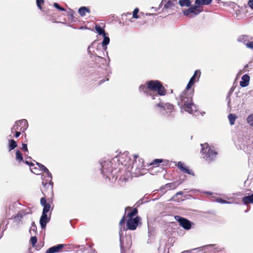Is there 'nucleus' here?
<instances>
[{"label": "nucleus", "instance_id": "nucleus-42", "mask_svg": "<svg viewBox=\"0 0 253 253\" xmlns=\"http://www.w3.org/2000/svg\"><path fill=\"white\" fill-rule=\"evenodd\" d=\"M22 150L25 151H28L27 145L26 144H22Z\"/></svg>", "mask_w": 253, "mask_h": 253}, {"label": "nucleus", "instance_id": "nucleus-45", "mask_svg": "<svg viewBox=\"0 0 253 253\" xmlns=\"http://www.w3.org/2000/svg\"><path fill=\"white\" fill-rule=\"evenodd\" d=\"M23 215L21 213H19L17 214V215L15 217V218H18L19 217L22 218Z\"/></svg>", "mask_w": 253, "mask_h": 253}, {"label": "nucleus", "instance_id": "nucleus-5", "mask_svg": "<svg viewBox=\"0 0 253 253\" xmlns=\"http://www.w3.org/2000/svg\"><path fill=\"white\" fill-rule=\"evenodd\" d=\"M140 219L139 216L128 218L126 223L127 229L131 230H135L140 222Z\"/></svg>", "mask_w": 253, "mask_h": 253}, {"label": "nucleus", "instance_id": "nucleus-16", "mask_svg": "<svg viewBox=\"0 0 253 253\" xmlns=\"http://www.w3.org/2000/svg\"><path fill=\"white\" fill-rule=\"evenodd\" d=\"M178 168L182 171L185 173L191 174V171L188 169V168L184 165V163L179 162L177 164Z\"/></svg>", "mask_w": 253, "mask_h": 253}, {"label": "nucleus", "instance_id": "nucleus-30", "mask_svg": "<svg viewBox=\"0 0 253 253\" xmlns=\"http://www.w3.org/2000/svg\"><path fill=\"white\" fill-rule=\"evenodd\" d=\"M139 89L140 91L146 92L147 90H148L147 88V82L145 84H142L140 85Z\"/></svg>", "mask_w": 253, "mask_h": 253}, {"label": "nucleus", "instance_id": "nucleus-18", "mask_svg": "<svg viewBox=\"0 0 253 253\" xmlns=\"http://www.w3.org/2000/svg\"><path fill=\"white\" fill-rule=\"evenodd\" d=\"M211 0H196L195 4L202 6L203 5H209L211 2Z\"/></svg>", "mask_w": 253, "mask_h": 253}, {"label": "nucleus", "instance_id": "nucleus-40", "mask_svg": "<svg viewBox=\"0 0 253 253\" xmlns=\"http://www.w3.org/2000/svg\"><path fill=\"white\" fill-rule=\"evenodd\" d=\"M46 201L44 198H41V203L42 205V206H44L45 205H46Z\"/></svg>", "mask_w": 253, "mask_h": 253}, {"label": "nucleus", "instance_id": "nucleus-20", "mask_svg": "<svg viewBox=\"0 0 253 253\" xmlns=\"http://www.w3.org/2000/svg\"><path fill=\"white\" fill-rule=\"evenodd\" d=\"M78 11L81 16H84L86 13L89 12V10L86 7H82L79 9Z\"/></svg>", "mask_w": 253, "mask_h": 253}, {"label": "nucleus", "instance_id": "nucleus-3", "mask_svg": "<svg viewBox=\"0 0 253 253\" xmlns=\"http://www.w3.org/2000/svg\"><path fill=\"white\" fill-rule=\"evenodd\" d=\"M201 152L205 155L204 158L209 161H211L215 159L217 155V152H215L213 148L209 147L208 143L201 144Z\"/></svg>", "mask_w": 253, "mask_h": 253}, {"label": "nucleus", "instance_id": "nucleus-19", "mask_svg": "<svg viewBox=\"0 0 253 253\" xmlns=\"http://www.w3.org/2000/svg\"><path fill=\"white\" fill-rule=\"evenodd\" d=\"M242 201L246 205L249 203L253 204V194L251 195L244 197Z\"/></svg>", "mask_w": 253, "mask_h": 253}, {"label": "nucleus", "instance_id": "nucleus-43", "mask_svg": "<svg viewBox=\"0 0 253 253\" xmlns=\"http://www.w3.org/2000/svg\"><path fill=\"white\" fill-rule=\"evenodd\" d=\"M36 229V226L35 225L33 224L30 229V232L31 233L32 231H33V232H35Z\"/></svg>", "mask_w": 253, "mask_h": 253}, {"label": "nucleus", "instance_id": "nucleus-52", "mask_svg": "<svg viewBox=\"0 0 253 253\" xmlns=\"http://www.w3.org/2000/svg\"><path fill=\"white\" fill-rule=\"evenodd\" d=\"M90 48H91V47H90V46H89V47H88V49H89V50H90Z\"/></svg>", "mask_w": 253, "mask_h": 253}, {"label": "nucleus", "instance_id": "nucleus-32", "mask_svg": "<svg viewBox=\"0 0 253 253\" xmlns=\"http://www.w3.org/2000/svg\"><path fill=\"white\" fill-rule=\"evenodd\" d=\"M216 201L217 203H222V204H231L233 203V202H228V201L223 200L221 198H217L216 199Z\"/></svg>", "mask_w": 253, "mask_h": 253}, {"label": "nucleus", "instance_id": "nucleus-44", "mask_svg": "<svg viewBox=\"0 0 253 253\" xmlns=\"http://www.w3.org/2000/svg\"><path fill=\"white\" fill-rule=\"evenodd\" d=\"M125 222V217L124 216L122 219L120 221V226H122L123 224H124Z\"/></svg>", "mask_w": 253, "mask_h": 253}, {"label": "nucleus", "instance_id": "nucleus-37", "mask_svg": "<svg viewBox=\"0 0 253 253\" xmlns=\"http://www.w3.org/2000/svg\"><path fill=\"white\" fill-rule=\"evenodd\" d=\"M43 1L44 0H37L36 1L37 6L40 9H42L41 4L42 3Z\"/></svg>", "mask_w": 253, "mask_h": 253}, {"label": "nucleus", "instance_id": "nucleus-26", "mask_svg": "<svg viewBox=\"0 0 253 253\" xmlns=\"http://www.w3.org/2000/svg\"><path fill=\"white\" fill-rule=\"evenodd\" d=\"M95 30L99 35H102L103 36L106 35L104 30L100 26L96 25L95 26Z\"/></svg>", "mask_w": 253, "mask_h": 253}, {"label": "nucleus", "instance_id": "nucleus-8", "mask_svg": "<svg viewBox=\"0 0 253 253\" xmlns=\"http://www.w3.org/2000/svg\"><path fill=\"white\" fill-rule=\"evenodd\" d=\"M175 218L179 221L180 225L184 229L189 230L191 228V224L190 221L188 220L181 217L179 216H176L175 217Z\"/></svg>", "mask_w": 253, "mask_h": 253}, {"label": "nucleus", "instance_id": "nucleus-46", "mask_svg": "<svg viewBox=\"0 0 253 253\" xmlns=\"http://www.w3.org/2000/svg\"><path fill=\"white\" fill-rule=\"evenodd\" d=\"M20 134V132L19 131H16L15 133V137H18Z\"/></svg>", "mask_w": 253, "mask_h": 253}, {"label": "nucleus", "instance_id": "nucleus-21", "mask_svg": "<svg viewBox=\"0 0 253 253\" xmlns=\"http://www.w3.org/2000/svg\"><path fill=\"white\" fill-rule=\"evenodd\" d=\"M104 39L102 43V45L104 50H106L107 49V45L110 42V39L108 37L106 36V35L105 36H103Z\"/></svg>", "mask_w": 253, "mask_h": 253}, {"label": "nucleus", "instance_id": "nucleus-38", "mask_svg": "<svg viewBox=\"0 0 253 253\" xmlns=\"http://www.w3.org/2000/svg\"><path fill=\"white\" fill-rule=\"evenodd\" d=\"M246 45L248 48H253V42H248L247 43H246Z\"/></svg>", "mask_w": 253, "mask_h": 253}, {"label": "nucleus", "instance_id": "nucleus-29", "mask_svg": "<svg viewBox=\"0 0 253 253\" xmlns=\"http://www.w3.org/2000/svg\"><path fill=\"white\" fill-rule=\"evenodd\" d=\"M163 162L162 159H155L150 164L154 167H158L160 163Z\"/></svg>", "mask_w": 253, "mask_h": 253}, {"label": "nucleus", "instance_id": "nucleus-10", "mask_svg": "<svg viewBox=\"0 0 253 253\" xmlns=\"http://www.w3.org/2000/svg\"><path fill=\"white\" fill-rule=\"evenodd\" d=\"M219 248L216 245H209L202 248V251L205 252H215L218 251Z\"/></svg>", "mask_w": 253, "mask_h": 253}, {"label": "nucleus", "instance_id": "nucleus-15", "mask_svg": "<svg viewBox=\"0 0 253 253\" xmlns=\"http://www.w3.org/2000/svg\"><path fill=\"white\" fill-rule=\"evenodd\" d=\"M241 102V99L238 96H236L235 99H234L233 102L229 101L228 105L231 107H233L236 108L239 106V105Z\"/></svg>", "mask_w": 253, "mask_h": 253}, {"label": "nucleus", "instance_id": "nucleus-22", "mask_svg": "<svg viewBox=\"0 0 253 253\" xmlns=\"http://www.w3.org/2000/svg\"><path fill=\"white\" fill-rule=\"evenodd\" d=\"M238 41L239 42H243L244 44L246 45V43H247L249 41V38L248 36L243 35L239 37V38L238 39Z\"/></svg>", "mask_w": 253, "mask_h": 253}, {"label": "nucleus", "instance_id": "nucleus-48", "mask_svg": "<svg viewBox=\"0 0 253 253\" xmlns=\"http://www.w3.org/2000/svg\"><path fill=\"white\" fill-rule=\"evenodd\" d=\"M182 193L181 192H178V193H177V195H181V194H182Z\"/></svg>", "mask_w": 253, "mask_h": 253}, {"label": "nucleus", "instance_id": "nucleus-39", "mask_svg": "<svg viewBox=\"0 0 253 253\" xmlns=\"http://www.w3.org/2000/svg\"><path fill=\"white\" fill-rule=\"evenodd\" d=\"M54 6L55 7H56V8H57V9H59L60 10H61V11H65V9H64V8H63L61 7L58 5V3H54Z\"/></svg>", "mask_w": 253, "mask_h": 253}, {"label": "nucleus", "instance_id": "nucleus-4", "mask_svg": "<svg viewBox=\"0 0 253 253\" xmlns=\"http://www.w3.org/2000/svg\"><path fill=\"white\" fill-rule=\"evenodd\" d=\"M203 11V6L197 5L191 6L183 11V13L190 18H193Z\"/></svg>", "mask_w": 253, "mask_h": 253}, {"label": "nucleus", "instance_id": "nucleus-51", "mask_svg": "<svg viewBox=\"0 0 253 253\" xmlns=\"http://www.w3.org/2000/svg\"><path fill=\"white\" fill-rule=\"evenodd\" d=\"M26 163L29 164V163L27 161L26 162Z\"/></svg>", "mask_w": 253, "mask_h": 253}, {"label": "nucleus", "instance_id": "nucleus-6", "mask_svg": "<svg viewBox=\"0 0 253 253\" xmlns=\"http://www.w3.org/2000/svg\"><path fill=\"white\" fill-rule=\"evenodd\" d=\"M37 165H38L39 168H37V167H33L31 168V171L36 174H39V172L41 170L44 171L45 172H46L47 175L51 178V174L50 173V172L48 171L47 169L44 167L43 165L40 164L39 163H37Z\"/></svg>", "mask_w": 253, "mask_h": 253}, {"label": "nucleus", "instance_id": "nucleus-13", "mask_svg": "<svg viewBox=\"0 0 253 253\" xmlns=\"http://www.w3.org/2000/svg\"><path fill=\"white\" fill-rule=\"evenodd\" d=\"M250 78L248 75H244L242 78V80L240 82V84L242 87H246L248 86L250 83Z\"/></svg>", "mask_w": 253, "mask_h": 253}, {"label": "nucleus", "instance_id": "nucleus-35", "mask_svg": "<svg viewBox=\"0 0 253 253\" xmlns=\"http://www.w3.org/2000/svg\"><path fill=\"white\" fill-rule=\"evenodd\" d=\"M167 188L174 189L176 188V185L174 183H169L166 185Z\"/></svg>", "mask_w": 253, "mask_h": 253}, {"label": "nucleus", "instance_id": "nucleus-33", "mask_svg": "<svg viewBox=\"0 0 253 253\" xmlns=\"http://www.w3.org/2000/svg\"><path fill=\"white\" fill-rule=\"evenodd\" d=\"M50 208V206L49 204H47L45 205L43 209L42 213H44V214L46 213L49 211Z\"/></svg>", "mask_w": 253, "mask_h": 253}, {"label": "nucleus", "instance_id": "nucleus-9", "mask_svg": "<svg viewBox=\"0 0 253 253\" xmlns=\"http://www.w3.org/2000/svg\"><path fill=\"white\" fill-rule=\"evenodd\" d=\"M157 106L161 108L166 113L171 112L173 110V106L169 103H160L157 104Z\"/></svg>", "mask_w": 253, "mask_h": 253}, {"label": "nucleus", "instance_id": "nucleus-36", "mask_svg": "<svg viewBox=\"0 0 253 253\" xmlns=\"http://www.w3.org/2000/svg\"><path fill=\"white\" fill-rule=\"evenodd\" d=\"M31 242L33 246H35V245L36 244L37 242V239L36 237L33 236L31 238Z\"/></svg>", "mask_w": 253, "mask_h": 253}, {"label": "nucleus", "instance_id": "nucleus-50", "mask_svg": "<svg viewBox=\"0 0 253 253\" xmlns=\"http://www.w3.org/2000/svg\"><path fill=\"white\" fill-rule=\"evenodd\" d=\"M42 184H43V185H45L46 184V183L44 184V182H42Z\"/></svg>", "mask_w": 253, "mask_h": 253}, {"label": "nucleus", "instance_id": "nucleus-1", "mask_svg": "<svg viewBox=\"0 0 253 253\" xmlns=\"http://www.w3.org/2000/svg\"><path fill=\"white\" fill-rule=\"evenodd\" d=\"M200 76L201 71L199 70H196L193 76L190 79L185 89L180 94L178 105L182 111L187 112L190 114H193L197 111V107L192 102V98L194 89H192L191 87L195 83L199 82Z\"/></svg>", "mask_w": 253, "mask_h": 253}, {"label": "nucleus", "instance_id": "nucleus-12", "mask_svg": "<svg viewBox=\"0 0 253 253\" xmlns=\"http://www.w3.org/2000/svg\"><path fill=\"white\" fill-rule=\"evenodd\" d=\"M63 248V245L59 244L57 246H53L47 250L46 253H55L59 252Z\"/></svg>", "mask_w": 253, "mask_h": 253}, {"label": "nucleus", "instance_id": "nucleus-49", "mask_svg": "<svg viewBox=\"0 0 253 253\" xmlns=\"http://www.w3.org/2000/svg\"><path fill=\"white\" fill-rule=\"evenodd\" d=\"M127 209H129V207L126 208V210H127Z\"/></svg>", "mask_w": 253, "mask_h": 253}, {"label": "nucleus", "instance_id": "nucleus-25", "mask_svg": "<svg viewBox=\"0 0 253 253\" xmlns=\"http://www.w3.org/2000/svg\"><path fill=\"white\" fill-rule=\"evenodd\" d=\"M17 144L16 142L13 140H9V151H11V150H13L15 147H17Z\"/></svg>", "mask_w": 253, "mask_h": 253}, {"label": "nucleus", "instance_id": "nucleus-23", "mask_svg": "<svg viewBox=\"0 0 253 253\" xmlns=\"http://www.w3.org/2000/svg\"><path fill=\"white\" fill-rule=\"evenodd\" d=\"M228 119L229 120L230 124L232 126L234 124L235 121L237 119V116L233 114H230L228 115Z\"/></svg>", "mask_w": 253, "mask_h": 253}, {"label": "nucleus", "instance_id": "nucleus-24", "mask_svg": "<svg viewBox=\"0 0 253 253\" xmlns=\"http://www.w3.org/2000/svg\"><path fill=\"white\" fill-rule=\"evenodd\" d=\"M179 3L181 6H188L190 5V0H179Z\"/></svg>", "mask_w": 253, "mask_h": 253}, {"label": "nucleus", "instance_id": "nucleus-2", "mask_svg": "<svg viewBox=\"0 0 253 253\" xmlns=\"http://www.w3.org/2000/svg\"><path fill=\"white\" fill-rule=\"evenodd\" d=\"M147 85L148 90L155 94V95H153L152 93H148L150 95L152 96L153 99L155 98V96L157 97L158 95H165L166 90L159 81L157 80L150 81L147 82Z\"/></svg>", "mask_w": 253, "mask_h": 253}, {"label": "nucleus", "instance_id": "nucleus-7", "mask_svg": "<svg viewBox=\"0 0 253 253\" xmlns=\"http://www.w3.org/2000/svg\"><path fill=\"white\" fill-rule=\"evenodd\" d=\"M18 126H21V128L20 129V130L22 131H25L28 127V123L27 120H22L16 122L13 126L12 130L18 129Z\"/></svg>", "mask_w": 253, "mask_h": 253}, {"label": "nucleus", "instance_id": "nucleus-14", "mask_svg": "<svg viewBox=\"0 0 253 253\" xmlns=\"http://www.w3.org/2000/svg\"><path fill=\"white\" fill-rule=\"evenodd\" d=\"M49 218L47 217L46 213H42V215L40 219V224L42 227L44 228L46 223L48 222Z\"/></svg>", "mask_w": 253, "mask_h": 253}, {"label": "nucleus", "instance_id": "nucleus-28", "mask_svg": "<svg viewBox=\"0 0 253 253\" xmlns=\"http://www.w3.org/2000/svg\"><path fill=\"white\" fill-rule=\"evenodd\" d=\"M16 160L19 162L23 161L22 154L19 151H17L16 152Z\"/></svg>", "mask_w": 253, "mask_h": 253}, {"label": "nucleus", "instance_id": "nucleus-34", "mask_svg": "<svg viewBox=\"0 0 253 253\" xmlns=\"http://www.w3.org/2000/svg\"><path fill=\"white\" fill-rule=\"evenodd\" d=\"M138 12H139L138 8H136L134 9V10H133V13H132V16L134 18H136V19L138 18V16L137 15V13H138Z\"/></svg>", "mask_w": 253, "mask_h": 253}, {"label": "nucleus", "instance_id": "nucleus-11", "mask_svg": "<svg viewBox=\"0 0 253 253\" xmlns=\"http://www.w3.org/2000/svg\"><path fill=\"white\" fill-rule=\"evenodd\" d=\"M177 3L176 0H163L160 5H164L165 8H169Z\"/></svg>", "mask_w": 253, "mask_h": 253}, {"label": "nucleus", "instance_id": "nucleus-41", "mask_svg": "<svg viewBox=\"0 0 253 253\" xmlns=\"http://www.w3.org/2000/svg\"><path fill=\"white\" fill-rule=\"evenodd\" d=\"M248 4L250 7L253 10V0H249Z\"/></svg>", "mask_w": 253, "mask_h": 253}, {"label": "nucleus", "instance_id": "nucleus-27", "mask_svg": "<svg viewBox=\"0 0 253 253\" xmlns=\"http://www.w3.org/2000/svg\"><path fill=\"white\" fill-rule=\"evenodd\" d=\"M137 213V210L136 209H133L130 212L127 213V216L129 218H134V216L136 215Z\"/></svg>", "mask_w": 253, "mask_h": 253}, {"label": "nucleus", "instance_id": "nucleus-17", "mask_svg": "<svg viewBox=\"0 0 253 253\" xmlns=\"http://www.w3.org/2000/svg\"><path fill=\"white\" fill-rule=\"evenodd\" d=\"M101 165L102 169V172H103L104 170L107 171L110 170V168L111 166V164L109 161L102 162L101 163Z\"/></svg>", "mask_w": 253, "mask_h": 253}, {"label": "nucleus", "instance_id": "nucleus-31", "mask_svg": "<svg viewBox=\"0 0 253 253\" xmlns=\"http://www.w3.org/2000/svg\"><path fill=\"white\" fill-rule=\"evenodd\" d=\"M247 122L248 124L253 126V114L250 115L247 118Z\"/></svg>", "mask_w": 253, "mask_h": 253}, {"label": "nucleus", "instance_id": "nucleus-47", "mask_svg": "<svg viewBox=\"0 0 253 253\" xmlns=\"http://www.w3.org/2000/svg\"><path fill=\"white\" fill-rule=\"evenodd\" d=\"M201 114L202 115V116H203L205 114V112H201Z\"/></svg>", "mask_w": 253, "mask_h": 253}]
</instances>
